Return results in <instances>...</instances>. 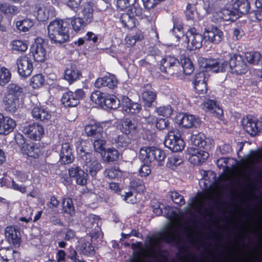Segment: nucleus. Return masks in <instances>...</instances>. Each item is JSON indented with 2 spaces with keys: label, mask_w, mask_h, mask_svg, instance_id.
<instances>
[{
  "label": "nucleus",
  "mask_w": 262,
  "mask_h": 262,
  "mask_svg": "<svg viewBox=\"0 0 262 262\" xmlns=\"http://www.w3.org/2000/svg\"><path fill=\"white\" fill-rule=\"evenodd\" d=\"M24 97L21 87L14 83L9 84L2 100L4 109L9 113L16 112L23 106Z\"/></svg>",
  "instance_id": "obj_1"
},
{
  "label": "nucleus",
  "mask_w": 262,
  "mask_h": 262,
  "mask_svg": "<svg viewBox=\"0 0 262 262\" xmlns=\"http://www.w3.org/2000/svg\"><path fill=\"white\" fill-rule=\"evenodd\" d=\"M48 33L52 43L60 44L67 41L69 37L68 28L60 20H54L49 24Z\"/></svg>",
  "instance_id": "obj_2"
},
{
  "label": "nucleus",
  "mask_w": 262,
  "mask_h": 262,
  "mask_svg": "<svg viewBox=\"0 0 262 262\" xmlns=\"http://www.w3.org/2000/svg\"><path fill=\"white\" fill-rule=\"evenodd\" d=\"M198 63L200 69L204 72L211 71L214 73H223L228 71V64L223 58L207 59L204 57L198 58Z\"/></svg>",
  "instance_id": "obj_3"
},
{
  "label": "nucleus",
  "mask_w": 262,
  "mask_h": 262,
  "mask_svg": "<svg viewBox=\"0 0 262 262\" xmlns=\"http://www.w3.org/2000/svg\"><path fill=\"white\" fill-rule=\"evenodd\" d=\"M183 45L188 50L199 49L202 46L203 35H202L194 28L189 29L183 35Z\"/></svg>",
  "instance_id": "obj_4"
},
{
  "label": "nucleus",
  "mask_w": 262,
  "mask_h": 262,
  "mask_svg": "<svg viewBox=\"0 0 262 262\" xmlns=\"http://www.w3.org/2000/svg\"><path fill=\"white\" fill-rule=\"evenodd\" d=\"M167 147L173 152L183 150L185 147V142L178 130H172L168 132L165 140Z\"/></svg>",
  "instance_id": "obj_5"
},
{
  "label": "nucleus",
  "mask_w": 262,
  "mask_h": 262,
  "mask_svg": "<svg viewBox=\"0 0 262 262\" xmlns=\"http://www.w3.org/2000/svg\"><path fill=\"white\" fill-rule=\"evenodd\" d=\"M85 96L84 91L82 89H78L74 92L68 91L63 93L61 101L66 107H74L79 103L80 100L84 98Z\"/></svg>",
  "instance_id": "obj_6"
},
{
  "label": "nucleus",
  "mask_w": 262,
  "mask_h": 262,
  "mask_svg": "<svg viewBox=\"0 0 262 262\" xmlns=\"http://www.w3.org/2000/svg\"><path fill=\"white\" fill-rule=\"evenodd\" d=\"M203 35L205 42L214 45L220 43L224 37L223 31L214 26L205 28Z\"/></svg>",
  "instance_id": "obj_7"
},
{
  "label": "nucleus",
  "mask_w": 262,
  "mask_h": 262,
  "mask_svg": "<svg viewBox=\"0 0 262 262\" xmlns=\"http://www.w3.org/2000/svg\"><path fill=\"white\" fill-rule=\"evenodd\" d=\"M175 122L183 127L189 128L198 127L200 124V120L193 115L179 113L175 117Z\"/></svg>",
  "instance_id": "obj_8"
},
{
  "label": "nucleus",
  "mask_w": 262,
  "mask_h": 262,
  "mask_svg": "<svg viewBox=\"0 0 262 262\" xmlns=\"http://www.w3.org/2000/svg\"><path fill=\"white\" fill-rule=\"evenodd\" d=\"M16 65L18 75L23 78L30 75L33 69L32 61L26 56L18 58L16 61Z\"/></svg>",
  "instance_id": "obj_9"
},
{
  "label": "nucleus",
  "mask_w": 262,
  "mask_h": 262,
  "mask_svg": "<svg viewBox=\"0 0 262 262\" xmlns=\"http://www.w3.org/2000/svg\"><path fill=\"white\" fill-rule=\"evenodd\" d=\"M140 13V10L135 6H131L127 13L122 14L120 20L122 25L128 28H132L136 26L137 19L136 17Z\"/></svg>",
  "instance_id": "obj_10"
},
{
  "label": "nucleus",
  "mask_w": 262,
  "mask_h": 262,
  "mask_svg": "<svg viewBox=\"0 0 262 262\" xmlns=\"http://www.w3.org/2000/svg\"><path fill=\"white\" fill-rule=\"evenodd\" d=\"M39 39L35 41L30 48V53L34 60L37 62H42L47 58V53L42 41Z\"/></svg>",
  "instance_id": "obj_11"
},
{
  "label": "nucleus",
  "mask_w": 262,
  "mask_h": 262,
  "mask_svg": "<svg viewBox=\"0 0 262 262\" xmlns=\"http://www.w3.org/2000/svg\"><path fill=\"white\" fill-rule=\"evenodd\" d=\"M119 107L122 111L128 114L138 113L141 110V106L139 103L132 101L126 96L121 98Z\"/></svg>",
  "instance_id": "obj_12"
},
{
  "label": "nucleus",
  "mask_w": 262,
  "mask_h": 262,
  "mask_svg": "<svg viewBox=\"0 0 262 262\" xmlns=\"http://www.w3.org/2000/svg\"><path fill=\"white\" fill-rule=\"evenodd\" d=\"M16 126L12 118L0 113V135H7L12 132Z\"/></svg>",
  "instance_id": "obj_13"
},
{
  "label": "nucleus",
  "mask_w": 262,
  "mask_h": 262,
  "mask_svg": "<svg viewBox=\"0 0 262 262\" xmlns=\"http://www.w3.org/2000/svg\"><path fill=\"white\" fill-rule=\"evenodd\" d=\"M204 72L200 69V71L195 74L192 82L195 91L199 94H205L207 91V77Z\"/></svg>",
  "instance_id": "obj_14"
},
{
  "label": "nucleus",
  "mask_w": 262,
  "mask_h": 262,
  "mask_svg": "<svg viewBox=\"0 0 262 262\" xmlns=\"http://www.w3.org/2000/svg\"><path fill=\"white\" fill-rule=\"evenodd\" d=\"M118 81L114 75L108 74L103 77H99L95 81L94 85L97 88L107 87L110 89L116 88Z\"/></svg>",
  "instance_id": "obj_15"
},
{
  "label": "nucleus",
  "mask_w": 262,
  "mask_h": 262,
  "mask_svg": "<svg viewBox=\"0 0 262 262\" xmlns=\"http://www.w3.org/2000/svg\"><path fill=\"white\" fill-rule=\"evenodd\" d=\"M191 141L194 146L202 147L206 150L210 149L214 144L211 138L206 137L203 133L192 135L191 137Z\"/></svg>",
  "instance_id": "obj_16"
},
{
  "label": "nucleus",
  "mask_w": 262,
  "mask_h": 262,
  "mask_svg": "<svg viewBox=\"0 0 262 262\" xmlns=\"http://www.w3.org/2000/svg\"><path fill=\"white\" fill-rule=\"evenodd\" d=\"M23 132L29 138L39 140L44 134V129L42 125L38 123H33L24 127Z\"/></svg>",
  "instance_id": "obj_17"
},
{
  "label": "nucleus",
  "mask_w": 262,
  "mask_h": 262,
  "mask_svg": "<svg viewBox=\"0 0 262 262\" xmlns=\"http://www.w3.org/2000/svg\"><path fill=\"white\" fill-rule=\"evenodd\" d=\"M242 123L245 131L251 136L255 135L262 129L260 122L249 117H244Z\"/></svg>",
  "instance_id": "obj_18"
},
{
  "label": "nucleus",
  "mask_w": 262,
  "mask_h": 262,
  "mask_svg": "<svg viewBox=\"0 0 262 262\" xmlns=\"http://www.w3.org/2000/svg\"><path fill=\"white\" fill-rule=\"evenodd\" d=\"M187 151L189 155V161L194 165H199L204 162L209 156L207 152L193 147L189 148Z\"/></svg>",
  "instance_id": "obj_19"
},
{
  "label": "nucleus",
  "mask_w": 262,
  "mask_h": 262,
  "mask_svg": "<svg viewBox=\"0 0 262 262\" xmlns=\"http://www.w3.org/2000/svg\"><path fill=\"white\" fill-rule=\"evenodd\" d=\"M20 152L28 161L37 159L39 156V150L32 143H23L20 146Z\"/></svg>",
  "instance_id": "obj_20"
},
{
  "label": "nucleus",
  "mask_w": 262,
  "mask_h": 262,
  "mask_svg": "<svg viewBox=\"0 0 262 262\" xmlns=\"http://www.w3.org/2000/svg\"><path fill=\"white\" fill-rule=\"evenodd\" d=\"M63 77L69 84H71L80 79L82 77V74L75 65L69 64L64 70Z\"/></svg>",
  "instance_id": "obj_21"
},
{
  "label": "nucleus",
  "mask_w": 262,
  "mask_h": 262,
  "mask_svg": "<svg viewBox=\"0 0 262 262\" xmlns=\"http://www.w3.org/2000/svg\"><path fill=\"white\" fill-rule=\"evenodd\" d=\"M203 109L218 118H221L223 116L222 109L217 105L215 101L208 100L204 102L202 105Z\"/></svg>",
  "instance_id": "obj_22"
},
{
  "label": "nucleus",
  "mask_w": 262,
  "mask_h": 262,
  "mask_svg": "<svg viewBox=\"0 0 262 262\" xmlns=\"http://www.w3.org/2000/svg\"><path fill=\"white\" fill-rule=\"evenodd\" d=\"M6 238L10 244L15 247L20 245V238L19 232L12 227H7L5 229Z\"/></svg>",
  "instance_id": "obj_23"
},
{
  "label": "nucleus",
  "mask_w": 262,
  "mask_h": 262,
  "mask_svg": "<svg viewBox=\"0 0 262 262\" xmlns=\"http://www.w3.org/2000/svg\"><path fill=\"white\" fill-rule=\"evenodd\" d=\"M69 176L75 179L77 184L83 186L86 184L88 174L84 170L77 168H71L69 170Z\"/></svg>",
  "instance_id": "obj_24"
},
{
  "label": "nucleus",
  "mask_w": 262,
  "mask_h": 262,
  "mask_svg": "<svg viewBox=\"0 0 262 262\" xmlns=\"http://www.w3.org/2000/svg\"><path fill=\"white\" fill-rule=\"evenodd\" d=\"M74 157L72 149L69 143H65L62 145L60 153V161L62 164H69L73 162Z\"/></svg>",
  "instance_id": "obj_25"
},
{
  "label": "nucleus",
  "mask_w": 262,
  "mask_h": 262,
  "mask_svg": "<svg viewBox=\"0 0 262 262\" xmlns=\"http://www.w3.org/2000/svg\"><path fill=\"white\" fill-rule=\"evenodd\" d=\"M0 256L6 262H15L19 257V253L11 248H2Z\"/></svg>",
  "instance_id": "obj_26"
},
{
  "label": "nucleus",
  "mask_w": 262,
  "mask_h": 262,
  "mask_svg": "<svg viewBox=\"0 0 262 262\" xmlns=\"http://www.w3.org/2000/svg\"><path fill=\"white\" fill-rule=\"evenodd\" d=\"M155 147H144L140 149L139 154L140 159L145 164H149L153 162Z\"/></svg>",
  "instance_id": "obj_27"
},
{
  "label": "nucleus",
  "mask_w": 262,
  "mask_h": 262,
  "mask_svg": "<svg viewBox=\"0 0 262 262\" xmlns=\"http://www.w3.org/2000/svg\"><path fill=\"white\" fill-rule=\"evenodd\" d=\"M76 248L84 255H92L94 253V249L91 243L89 241H86L83 238L78 240Z\"/></svg>",
  "instance_id": "obj_28"
},
{
  "label": "nucleus",
  "mask_w": 262,
  "mask_h": 262,
  "mask_svg": "<svg viewBox=\"0 0 262 262\" xmlns=\"http://www.w3.org/2000/svg\"><path fill=\"white\" fill-rule=\"evenodd\" d=\"M45 77L41 74L34 75L29 81V84L33 90H39L45 85Z\"/></svg>",
  "instance_id": "obj_29"
},
{
  "label": "nucleus",
  "mask_w": 262,
  "mask_h": 262,
  "mask_svg": "<svg viewBox=\"0 0 262 262\" xmlns=\"http://www.w3.org/2000/svg\"><path fill=\"white\" fill-rule=\"evenodd\" d=\"M10 46L13 51L24 53L28 49V41L20 39H14L10 42Z\"/></svg>",
  "instance_id": "obj_30"
},
{
  "label": "nucleus",
  "mask_w": 262,
  "mask_h": 262,
  "mask_svg": "<svg viewBox=\"0 0 262 262\" xmlns=\"http://www.w3.org/2000/svg\"><path fill=\"white\" fill-rule=\"evenodd\" d=\"M32 114L34 118L41 121L49 120L51 118L50 114L40 105H36L33 107Z\"/></svg>",
  "instance_id": "obj_31"
},
{
  "label": "nucleus",
  "mask_w": 262,
  "mask_h": 262,
  "mask_svg": "<svg viewBox=\"0 0 262 262\" xmlns=\"http://www.w3.org/2000/svg\"><path fill=\"white\" fill-rule=\"evenodd\" d=\"M156 98V94L151 88L144 90L141 94V99L144 105L147 107L151 105Z\"/></svg>",
  "instance_id": "obj_32"
},
{
  "label": "nucleus",
  "mask_w": 262,
  "mask_h": 262,
  "mask_svg": "<svg viewBox=\"0 0 262 262\" xmlns=\"http://www.w3.org/2000/svg\"><path fill=\"white\" fill-rule=\"evenodd\" d=\"M233 9L242 14L247 13L250 9L248 0H232Z\"/></svg>",
  "instance_id": "obj_33"
},
{
  "label": "nucleus",
  "mask_w": 262,
  "mask_h": 262,
  "mask_svg": "<svg viewBox=\"0 0 262 262\" xmlns=\"http://www.w3.org/2000/svg\"><path fill=\"white\" fill-rule=\"evenodd\" d=\"M101 156L103 161L112 162L119 159V153L116 149L110 148L106 149Z\"/></svg>",
  "instance_id": "obj_34"
},
{
  "label": "nucleus",
  "mask_w": 262,
  "mask_h": 262,
  "mask_svg": "<svg viewBox=\"0 0 262 262\" xmlns=\"http://www.w3.org/2000/svg\"><path fill=\"white\" fill-rule=\"evenodd\" d=\"M51 8L45 6H38L36 7L34 16L39 21H45L48 19Z\"/></svg>",
  "instance_id": "obj_35"
},
{
  "label": "nucleus",
  "mask_w": 262,
  "mask_h": 262,
  "mask_svg": "<svg viewBox=\"0 0 262 262\" xmlns=\"http://www.w3.org/2000/svg\"><path fill=\"white\" fill-rule=\"evenodd\" d=\"M76 152L79 160L81 163H87L91 159V154L90 150L85 146L80 144L76 147Z\"/></svg>",
  "instance_id": "obj_36"
},
{
  "label": "nucleus",
  "mask_w": 262,
  "mask_h": 262,
  "mask_svg": "<svg viewBox=\"0 0 262 262\" xmlns=\"http://www.w3.org/2000/svg\"><path fill=\"white\" fill-rule=\"evenodd\" d=\"M103 108L116 109L119 106L120 99L113 94H106Z\"/></svg>",
  "instance_id": "obj_37"
},
{
  "label": "nucleus",
  "mask_w": 262,
  "mask_h": 262,
  "mask_svg": "<svg viewBox=\"0 0 262 262\" xmlns=\"http://www.w3.org/2000/svg\"><path fill=\"white\" fill-rule=\"evenodd\" d=\"M163 68H161V71L165 72L170 73L171 74H176L170 71L171 68H174L179 64L178 60L172 56H167L163 59Z\"/></svg>",
  "instance_id": "obj_38"
},
{
  "label": "nucleus",
  "mask_w": 262,
  "mask_h": 262,
  "mask_svg": "<svg viewBox=\"0 0 262 262\" xmlns=\"http://www.w3.org/2000/svg\"><path fill=\"white\" fill-rule=\"evenodd\" d=\"M34 25V21L28 18L21 20L17 21L15 23L16 27L22 32H27Z\"/></svg>",
  "instance_id": "obj_39"
},
{
  "label": "nucleus",
  "mask_w": 262,
  "mask_h": 262,
  "mask_svg": "<svg viewBox=\"0 0 262 262\" xmlns=\"http://www.w3.org/2000/svg\"><path fill=\"white\" fill-rule=\"evenodd\" d=\"M106 94V93L99 91H95L92 93L90 98L94 103L103 108Z\"/></svg>",
  "instance_id": "obj_40"
},
{
  "label": "nucleus",
  "mask_w": 262,
  "mask_h": 262,
  "mask_svg": "<svg viewBox=\"0 0 262 262\" xmlns=\"http://www.w3.org/2000/svg\"><path fill=\"white\" fill-rule=\"evenodd\" d=\"M86 166V170L88 171L92 176H95L97 172L101 168V165L97 160H88L87 163H83Z\"/></svg>",
  "instance_id": "obj_41"
},
{
  "label": "nucleus",
  "mask_w": 262,
  "mask_h": 262,
  "mask_svg": "<svg viewBox=\"0 0 262 262\" xmlns=\"http://www.w3.org/2000/svg\"><path fill=\"white\" fill-rule=\"evenodd\" d=\"M85 133L89 136H93L102 132V127L99 124L93 122L85 125Z\"/></svg>",
  "instance_id": "obj_42"
},
{
  "label": "nucleus",
  "mask_w": 262,
  "mask_h": 262,
  "mask_svg": "<svg viewBox=\"0 0 262 262\" xmlns=\"http://www.w3.org/2000/svg\"><path fill=\"white\" fill-rule=\"evenodd\" d=\"M62 207L63 213H67L70 216L73 215L75 213V208L71 199L66 198L63 199Z\"/></svg>",
  "instance_id": "obj_43"
},
{
  "label": "nucleus",
  "mask_w": 262,
  "mask_h": 262,
  "mask_svg": "<svg viewBox=\"0 0 262 262\" xmlns=\"http://www.w3.org/2000/svg\"><path fill=\"white\" fill-rule=\"evenodd\" d=\"M143 36L140 33L135 35H127L125 37V45L127 47L130 48L135 45L137 41L142 40Z\"/></svg>",
  "instance_id": "obj_44"
},
{
  "label": "nucleus",
  "mask_w": 262,
  "mask_h": 262,
  "mask_svg": "<svg viewBox=\"0 0 262 262\" xmlns=\"http://www.w3.org/2000/svg\"><path fill=\"white\" fill-rule=\"evenodd\" d=\"M104 175L110 179L118 178L122 176L123 172L116 167H111L104 171Z\"/></svg>",
  "instance_id": "obj_45"
},
{
  "label": "nucleus",
  "mask_w": 262,
  "mask_h": 262,
  "mask_svg": "<svg viewBox=\"0 0 262 262\" xmlns=\"http://www.w3.org/2000/svg\"><path fill=\"white\" fill-rule=\"evenodd\" d=\"M11 78L10 71L5 67H2L0 69V85H5L10 81Z\"/></svg>",
  "instance_id": "obj_46"
},
{
  "label": "nucleus",
  "mask_w": 262,
  "mask_h": 262,
  "mask_svg": "<svg viewBox=\"0 0 262 262\" xmlns=\"http://www.w3.org/2000/svg\"><path fill=\"white\" fill-rule=\"evenodd\" d=\"M259 158L258 153L254 151L251 152L249 155L245 157L242 166L244 168H247L250 165L257 161Z\"/></svg>",
  "instance_id": "obj_47"
},
{
  "label": "nucleus",
  "mask_w": 262,
  "mask_h": 262,
  "mask_svg": "<svg viewBox=\"0 0 262 262\" xmlns=\"http://www.w3.org/2000/svg\"><path fill=\"white\" fill-rule=\"evenodd\" d=\"M245 59L249 63L257 64L261 59V55L257 52H249L245 53Z\"/></svg>",
  "instance_id": "obj_48"
},
{
  "label": "nucleus",
  "mask_w": 262,
  "mask_h": 262,
  "mask_svg": "<svg viewBox=\"0 0 262 262\" xmlns=\"http://www.w3.org/2000/svg\"><path fill=\"white\" fill-rule=\"evenodd\" d=\"M181 64L183 69V72L185 74L189 75L193 72L194 67L192 61L189 58L183 57L181 59Z\"/></svg>",
  "instance_id": "obj_49"
},
{
  "label": "nucleus",
  "mask_w": 262,
  "mask_h": 262,
  "mask_svg": "<svg viewBox=\"0 0 262 262\" xmlns=\"http://www.w3.org/2000/svg\"><path fill=\"white\" fill-rule=\"evenodd\" d=\"M105 140L101 139H98L94 140L93 143V147L94 150L100 154L102 155L106 149L105 148Z\"/></svg>",
  "instance_id": "obj_50"
},
{
  "label": "nucleus",
  "mask_w": 262,
  "mask_h": 262,
  "mask_svg": "<svg viewBox=\"0 0 262 262\" xmlns=\"http://www.w3.org/2000/svg\"><path fill=\"white\" fill-rule=\"evenodd\" d=\"M93 9L92 6L89 4H86L82 10V14L86 24L92 21L93 19Z\"/></svg>",
  "instance_id": "obj_51"
},
{
  "label": "nucleus",
  "mask_w": 262,
  "mask_h": 262,
  "mask_svg": "<svg viewBox=\"0 0 262 262\" xmlns=\"http://www.w3.org/2000/svg\"><path fill=\"white\" fill-rule=\"evenodd\" d=\"M71 24L73 29L76 32H78L83 29L86 24V23L80 17L73 18L71 20Z\"/></svg>",
  "instance_id": "obj_52"
},
{
  "label": "nucleus",
  "mask_w": 262,
  "mask_h": 262,
  "mask_svg": "<svg viewBox=\"0 0 262 262\" xmlns=\"http://www.w3.org/2000/svg\"><path fill=\"white\" fill-rule=\"evenodd\" d=\"M128 139L123 136H118L114 139L116 146L121 149H125L128 145Z\"/></svg>",
  "instance_id": "obj_53"
},
{
  "label": "nucleus",
  "mask_w": 262,
  "mask_h": 262,
  "mask_svg": "<svg viewBox=\"0 0 262 262\" xmlns=\"http://www.w3.org/2000/svg\"><path fill=\"white\" fill-rule=\"evenodd\" d=\"M166 156L162 150L155 147L153 161H156L159 165H161L162 162L164 161Z\"/></svg>",
  "instance_id": "obj_54"
},
{
  "label": "nucleus",
  "mask_w": 262,
  "mask_h": 262,
  "mask_svg": "<svg viewBox=\"0 0 262 262\" xmlns=\"http://www.w3.org/2000/svg\"><path fill=\"white\" fill-rule=\"evenodd\" d=\"M182 163V160L179 156H171L168 158L167 166L170 169H174L178 165Z\"/></svg>",
  "instance_id": "obj_55"
},
{
  "label": "nucleus",
  "mask_w": 262,
  "mask_h": 262,
  "mask_svg": "<svg viewBox=\"0 0 262 262\" xmlns=\"http://www.w3.org/2000/svg\"><path fill=\"white\" fill-rule=\"evenodd\" d=\"M246 70L247 66L246 63L243 62H240L239 60L238 61V64L230 72L235 74H241L245 73L246 72Z\"/></svg>",
  "instance_id": "obj_56"
},
{
  "label": "nucleus",
  "mask_w": 262,
  "mask_h": 262,
  "mask_svg": "<svg viewBox=\"0 0 262 262\" xmlns=\"http://www.w3.org/2000/svg\"><path fill=\"white\" fill-rule=\"evenodd\" d=\"M159 115L165 117H169L172 114V109L170 105L160 106L157 110Z\"/></svg>",
  "instance_id": "obj_57"
},
{
  "label": "nucleus",
  "mask_w": 262,
  "mask_h": 262,
  "mask_svg": "<svg viewBox=\"0 0 262 262\" xmlns=\"http://www.w3.org/2000/svg\"><path fill=\"white\" fill-rule=\"evenodd\" d=\"M196 11L195 7L190 4H188L186 7L185 15L187 19H194L196 15Z\"/></svg>",
  "instance_id": "obj_58"
},
{
  "label": "nucleus",
  "mask_w": 262,
  "mask_h": 262,
  "mask_svg": "<svg viewBox=\"0 0 262 262\" xmlns=\"http://www.w3.org/2000/svg\"><path fill=\"white\" fill-rule=\"evenodd\" d=\"M60 2L64 3L67 6L72 9L78 8L82 0H59Z\"/></svg>",
  "instance_id": "obj_59"
},
{
  "label": "nucleus",
  "mask_w": 262,
  "mask_h": 262,
  "mask_svg": "<svg viewBox=\"0 0 262 262\" xmlns=\"http://www.w3.org/2000/svg\"><path fill=\"white\" fill-rule=\"evenodd\" d=\"M171 198L172 201L175 203L179 205H181L184 204V200L182 196H181L177 192L173 191L171 192Z\"/></svg>",
  "instance_id": "obj_60"
},
{
  "label": "nucleus",
  "mask_w": 262,
  "mask_h": 262,
  "mask_svg": "<svg viewBox=\"0 0 262 262\" xmlns=\"http://www.w3.org/2000/svg\"><path fill=\"white\" fill-rule=\"evenodd\" d=\"M242 58L241 56L237 54H234L230 57V61L229 63L228 69L230 72L234 67L238 64V61H239Z\"/></svg>",
  "instance_id": "obj_61"
},
{
  "label": "nucleus",
  "mask_w": 262,
  "mask_h": 262,
  "mask_svg": "<svg viewBox=\"0 0 262 262\" xmlns=\"http://www.w3.org/2000/svg\"><path fill=\"white\" fill-rule=\"evenodd\" d=\"M132 123L130 120H125L120 126V129L123 133L128 134L130 133Z\"/></svg>",
  "instance_id": "obj_62"
},
{
  "label": "nucleus",
  "mask_w": 262,
  "mask_h": 262,
  "mask_svg": "<svg viewBox=\"0 0 262 262\" xmlns=\"http://www.w3.org/2000/svg\"><path fill=\"white\" fill-rule=\"evenodd\" d=\"M151 172V169L148 164L142 165L139 169V173L141 177H146Z\"/></svg>",
  "instance_id": "obj_63"
},
{
  "label": "nucleus",
  "mask_w": 262,
  "mask_h": 262,
  "mask_svg": "<svg viewBox=\"0 0 262 262\" xmlns=\"http://www.w3.org/2000/svg\"><path fill=\"white\" fill-rule=\"evenodd\" d=\"M12 188L15 190H17L22 193L27 192V187L24 185H19L14 180L12 181Z\"/></svg>",
  "instance_id": "obj_64"
}]
</instances>
